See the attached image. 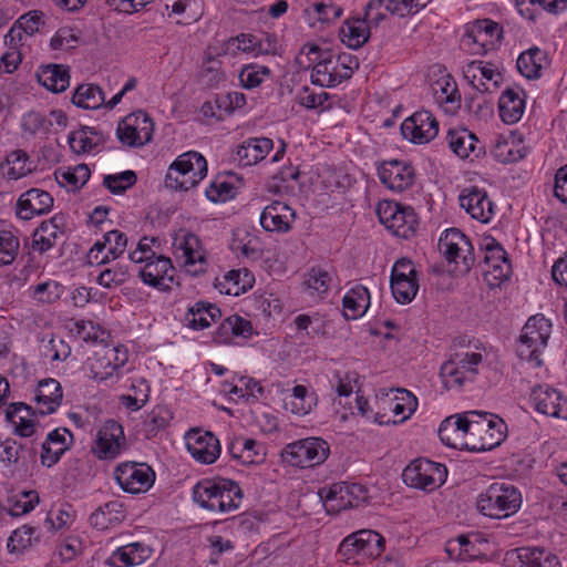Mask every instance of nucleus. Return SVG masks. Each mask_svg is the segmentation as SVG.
<instances>
[{
	"label": "nucleus",
	"instance_id": "obj_1",
	"mask_svg": "<svg viewBox=\"0 0 567 567\" xmlns=\"http://www.w3.org/2000/svg\"><path fill=\"white\" fill-rule=\"evenodd\" d=\"M297 63L311 69V82L321 87H334L352 76L359 68L358 59L351 54H337L316 43H306L296 58Z\"/></svg>",
	"mask_w": 567,
	"mask_h": 567
},
{
	"label": "nucleus",
	"instance_id": "obj_2",
	"mask_svg": "<svg viewBox=\"0 0 567 567\" xmlns=\"http://www.w3.org/2000/svg\"><path fill=\"white\" fill-rule=\"evenodd\" d=\"M193 499L203 508L214 513L237 509L243 499L239 485L228 478H206L193 487Z\"/></svg>",
	"mask_w": 567,
	"mask_h": 567
},
{
	"label": "nucleus",
	"instance_id": "obj_3",
	"mask_svg": "<svg viewBox=\"0 0 567 567\" xmlns=\"http://www.w3.org/2000/svg\"><path fill=\"white\" fill-rule=\"evenodd\" d=\"M486 357V352L478 348L455 352L440 368L443 388L447 391H461L473 383Z\"/></svg>",
	"mask_w": 567,
	"mask_h": 567
},
{
	"label": "nucleus",
	"instance_id": "obj_4",
	"mask_svg": "<svg viewBox=\"0 0 567 567\" xmlns=\"http://www.w3.org/2000/svg\"><path fill=\"white\" fill-rule=\"evenodd\" d=\"M468 416L466 451H489L505 440L506 424L499 416L481 411H468Z\"/></svg>",
	"mask_w": 567,
	"mask_h": 567
},
{
	"label": "nucleus",
	"instance_id": "obj_5",
	"mask_svg": "<svg viewBox=\"0 0 567 567\" xmlns=\"http://www.w3.org/2000/svg\"><path fill=\"white\" fill-rule=\"evenodd\" d=\"M551 321L544 315L532 316L524 324L517 344V354L533 368L543 365L542 355L551 334Z\"/></svg>",
	"mask_w": 567,
	"mask_h": 567
},
{
	"label": "nucleus",
	"instance_id": "obj_6",
	"mask_svg": "<svg viewBox=\"0 0 567 567\" xmlns=\"http://www.w3.org/2000/svg\"><path fill=\"white\" fill-rule=\"evenodd\" d=\"M522 505V494L508 483H493L478 495L476 507L483 515L502 519L514 515Z\"/></svg>",
	"mask_w": 567,
	"mask_h": 567
},
{
	"label": "nucleus",
	"instance_id": "obj_7",
	"mask_svg": "<svg viewBox=\"0 0 567 567\" xmlns=\"http://www.w3.org/2000/svg\"><path fill=\"white\" fill-rule=\"evenodd\" d=\"M172 254L175 261L187 274L198 276L206 272L208 254L200 238L187 229H178L172 236Z\"/></svg>",
	"mask_w": 567,
	"mask_h": 567
},
{
	"label": "nucleus",
	"instance_id": "obj_8",
	"mask_svg": "<svg viewBox=\"0 0 567 567\" xmlns=\"http://www.w3.org/2000/svg\"><path fill=\"white\" fill-rule=\"evenodd\" d=\"M207 161L196 151H188L169 165L165 184L174 190H188L207 176Z\"/></svg>",
	"mask_w": 567,
	"mask_h": 567
},
{
	"label": "nucleus",
	"instance_id": "obj_9",
	"mask_svg": "<svg viewBox=\"0 0 567 567\" xmlns=\"http://www.w3.org/2000/svg\"><path fill=\"white\" fill-rule=\"evenodd\" d=\"M384 550V537L375 530L361 529L347 536L339 551L347 561L355 565L379 557Z\"/></svg>",
	"mask_w": 567,
	"mask_h": 567
},
{
	"label": "nucleus",
	"instance_id": "obj_10",
	"mask_svg": "<svg viewBox=\"0 0 567 567\" xmlns=\"http://www.w3.org/2000/svg\"><path fill=\"white\" fill-rule=\"evenodd\" d=\"M128 357V350L122 344L94 351L86 363L90 377L97 382L121 378Z\"/></svg>",
	"mask_w": 567,
	"mask_h": 567
},
{
	"label": "nucleus",
	"instance_id": "obj_11",
	"mask_svg": "<svg viewBox=\"0 0 567 567\" xmlns=\"http://www.w3.org/2000/svg\"><path fill=\"white\" fill-rule=\"evenodd\" d=\"M330 454V445L321 437H306L287 444L282 460L291 466L308 468L322 464Z\"/></svg>",
	"mask_w": 567,
	"mask_h": 567
},
{
	"label": "nucleus",
	"instance_id": "obj_12",
	"mask_svg": "<svg viewBox=\"0 0 567 567\" xmlns=\"http://www.w3.org/2000/svg\"><path fill=\"white\" fill-rule=\"evenodd\" d=\"M503 38V28L492 19H477L464 25L461 44L473 54L495 49Z\"/></svg>",
	"mask_w": 567,
	"mask_h": 567
},
{
	"label": "nucleus",
	"instance_id": "obj_13",
	"mask_svg": "<svg viewBox=\"0 0 567 567\" xmlns=\"http://www.w3.org/2000/svg\"><path fill=\"white\" fill-rule=\"evenodd\" d=\"M319 496L329 514L362 505L369 497L368 489L357 483L339 482L319 491Z\"/></svg>",
	"mask_w": 567,
	"mask_h": 567
},
{
	"label": "nucleus",
	"instance_id": "obj_14",
	"mask_svg": "<svg viewBox=\"0 0 567 567\" xmlns=\"http://www.w3.org/2000/svg\"><path fill=\"white\" fill-rule=\"evenodd\" d=\"M377 215L381 224L393 235L401 238L412 237L419 225L414 209L393 200H382L378 204Z\"/></svg>",
	"mask_w": 567,
	"mask_h": 567
},
{
	"label": "nucleus",
	"instance_id": "obj_15",
	"mask_svg": "<svg viewBox=\"0 0 567 567\" xmlns=\"http://www.w3.org/2000/svg\"><path fill=\"white\" fill-rule=\"evenodd\" d=\"M123 425L109 419L97 429L91 451L100 461H113L127 450Z\"/></svg>",
	"mask_w": 567,
	"mask_h": 567
},
{
	"label": "nucleus",
	"instance_id": "obj_16",
	"mask_svg": "<svg viewBox=\"0 0 567 567\" xmlns=\"http://www.w3.org/2000/svg\"><path fill=\"white\" fill-rule=\"evenodd\" d=\"M402 477L408 486L434 491L445 482L447 470L441 463L427 458H416L404 468Z\"/></svg>",
	"mask_w": 567,
	"mask_h": 567
},
{
	"label": "nucleus",
	"instance_id": "obj_17",
	"mask_svg": "<svg viewBox=\"0 0 567 567\" xmlns=\"http://www.w3.org/2000/svg\"><path fill=\"white\" fill-rule=\"evenodd\" d=\"M439 249L449 262L467 272L475 261L474 248L468 237L457 228L446 229L439 239Z\"/></svg>",
	"mask_w": 567,
	"mask_h": 567
},
{
	"label": "nucleus",
	"instance_id": "obj_18",
	"mask_svg": "<svg viewBox=\"0 0 567 567\" xmlns=\"http://www.w3.org/2000/svg\"><path fill=\"white\" fill-rule=\"evenodd\" d=\"M114 480L130 494L146 493L155 482V472L146 463L122 462L114 468Z\"/></svg>",
	"mask_w": 567,
	"mask_h": 567
},
{
	"label": "nucleus",
	"instance_id": "obj_19",
	"mask_svg": "<svg viewBox=\"0 0 567 567\" xmlns=\"http://www.w3.org/2000/svg\"><path fill=\"white\" fill-rule=\"evenodd\" d=\"M154 122L144 111L126 115L117 125L116 135L120 142L130 147H141L152 140Z\"/></svg>",
	"mask_w": 567,
	"mask_h": 567
},
{
	"label": "nucleus",
	"instance_id": "obj_20",
	"mask_svg": "<svg viewBox=\"0 0 567 567\" xmlns=\"http://www.w3.org/2000/svg\"><path fill=\"white\" fill-rule=\"evenodd\" d=\"M390 287L393 298L401 305L410 303L419 291L417 271L408 258L395 261L391 270Z\"/></svg>",
	"mask_w": 567,
	"mask_h": 567
},
{
	"label": "nucleus",
	"instance_id": "obj_21",
	"mask_svg": "<svg viewBox=\"0 0 567 567\" xmlns=\"http://www.w3.org/2000/svg\"><path fill=\"white\" fill-rule=\"evenodd\" d=\"M381 184L393 193L411 188L416 179L414 167L403 159H388L377 166Z\"/></svg>",
	"mask_w": 567,
	"mask_h": 567
},
{
	"label": "nucleus",
	"instance_id": "obj_22",
	"mask_svg": "<svg viewBox=\"0 0 567 567\" xmlns=\"http://www.w3.org/2000/svg\"><path fill=\"white\" fill-rule=\"evenodd\" d=\"M430 0H370L365 7L368 21L378 27L388 14L405 17L425 8Z\"/></svg>",
	"mask_w": 567,
	"mask_h": 567
},
{
	"label": "nucleus",
	"instance_id": "obj_23",
	"mask_svg": "<svg viewBox=\"0 0 567 567\" xmlns=\"http://www.w3.org/2000/svg\"><path fill=\"white\" fill-rule=\"evenodd\" d=\"M529 401L538 413L567 420V396L561 391L547 384L537 385L533 388Z\"/></svg>",
	"mask_w": 567,
	"mask_h": 567
},
{
	"label": "nucleus",
	"instance_id": "obj_24",
	"mask_svg": "<svg viewBox=\"0 0 567 567\" xmlns=\"http://www.w3.org/2000/svg\"><path fill=\"white\" fill-rule=\"evenodd\" d=\"M401 132L414 144H427L436 137L439 122L429 111H419L403 121Z\"/></svg>",
	"mask_w": 567,
	"mask_h": 567
},
{
	"label": "nucleus",
	"instance_id": "obj_25",
	"mask_svg": "<svg viewBox=\"0 0 567 567\" xmlns=\"http://www.w3.org/2000/svg\"><path fill=\"white\" fill-rule=\"evenodd\" d=\"M142 264L138 276L143 284L159 291L171 290L175 278V268L171 258L159 255Z\"/></svg>",
	"mask_w": 567,
	"mask_h": 567
},
{
	"label": "nucleus",
	"instance_id": "obj_26",
	"mask_svg": "<svg viewBox=\"0 0 567 567\" xmlns=\"http://www.w3.org/2000/svg\"><path fill=\"white\" fill-rule=\"evenodd\" d=\"M462 71L464 79L480 92L496 90L503 80L497 65L489 61H471L463 66Z\"/></svg>",
	"mask_w": 567,
	"mask_h": 567
},
{
	"label": "nucleus",
	"instance_id": "obj_27",
	"mask_svg": "<svg viewBox=\"0 0 567 567\" xmlns=\"http://www.w3.org/2000/svg\"><path fill=\"white\" fill-rule=\"evenodd\" d=\"M458 203L473 219L482 224H488L495 216V204L485 189L476 186L464 188L458 195Z\"/></svg>",
	"mask_w": 567,
	"mask_h": 567
},
{
	"label": "nucleus",
	"instance_id": "obj_28",
	"mask_svg": "<svg viewBox=\"0 0 567 567\" xmlns=\"http://www.w3.org/2000/svg\"><path fill=\"white\" fill-rule=\"evenodd\" d=\"M186 446L190 455L203 464H213L220 455L219 441L212 432L192 430L186 435Z\"/></svg>",
	"mask_w": 567,
	"mask_h": 567
},
{
	"label": "nucleus",
	"instance_id": "obj_29",
	"mask_svg": "<svg viewBox=\"0 0 567 567\" xmlns=\"http://www.w3.org/2000/svg\"><path fill=\"white\" fill-rule=\"evenodd\" d=\"M53 203V197L47 190L31 188L19 196L16 214L22 220H31L35 216L49 214Z\"/></svg>",
	"mask_w": 567,
	"mask_h": 567
},
{
	"label": "nucleus",
	"instance_id": "obj_30",
	"mask_svg": "<svg viewBox=\"0 0 567 567\" xmlns=\"http://www.w3.org/2000/svg\"><path fill=\"white\" fill-rule=\"evenodd\" d=\"M296 219L295 210L284 202L275 200L260 214V225L266 231L287 233Z\"/></svg>",
	"mask_w": 567,
	"mask_h": 567
},
{
	"label": "nucleus",
	"instance_id": "obj_31",
	"mask_svg": "<svg viewBox=\"0 0 567 567\" xmlns=\"http://www.w3.org/2000/svg\"><path fill=\"white\" fill-rule=\"evenodd\" d=\"M468 411L462 414H454L442 421L439 427L441 442L450 447L466 450L468 441L467 421Z\"/></svg>",
	"mask_w": 567,
	"mask_h": 567
},
{
	"label": "nucleus",
	"instance_id": "obj_32",
	"mask_svg": "<svg viewBox=\"0 0 567 567\" xmlns=\"http://www.w3.org/2000/svg\"><path fill=\"white\" fill-rule=\"evenodd\" d=\"M450 150L460 158L478 157L485 152V146L476 135L464 127L451 128L446 135Z\"/></svg>",
	"mask_w": 567,
	"mask_h": 567
},
{
	"label": "nucleus",
	"instance_id": "obj_33",
	"mask_svg": "<svg viewBox=\"0 0 567 567\" xmlns=\"http://www.w3.org/2000/svg\"><path fill=\"white\" fill-rule=\"evenodd\" d=\"M394 392V396L389 399V409L392 411L395 419H384V415L378 416V414H375L373 416L375 423L380 425L402 423L410 419L416 411L417 399L412 392L405 389H395Z\"/></svg>",
	"mask_w": 567,
	"mask_h": 567
},
{
	"label": "nucleus",
	"instance_id": "obj_34",
	"mask_svg": "<svg viewBox=\"0 0 567 567\" xmlns=\"http://www.w3.org/2000/svg\"><path fill=\"white\" fill-rule=\"evenodd\" d=\"M526 107L525 91L519 86L506 87L498 100V112L506 124L517 123L524 115Z\"/></svg>",
	"mask_w": 567,
	"mask_h": 567
},
{
	"label": "nucleus",
	"instance_id": "obj_35",
	"mask_svg": "<svg viewBox=\"0 0 567 567\" xmlns=\"http://www.w3.org/2000/svg\"><path fill=\"white\" fill-rule=\"evenodd\" d=\"M433 97L436 104L447 114H455L461 109V93L451 74L441 75L432 84Z\"/></svg>",
	"mask_w": 567,
	"mask_h": 567
},
{
	"label": "nucleus",
	"instance_id": "obj_36",
	"mask_svg": "<svg viewBox=\"0 0 567 567\" xmlns=\"http://www.w3.org/2000/svg\"><path fill=\"white\" fill-rule=\"evenodd\" d=\"M63 392L55 379L40 380L34 391L35 412L40 415L52 414L61 405Z\"/></svg>",
	"mask_w": 567,
	"mask_h": 567
},
{
	"label": "nucleus",
	"instance_id": "obj_37",
	"mask_svg": "<svg viewBox=\"0 0 567 567\" xmlns=\"http://www.w3.org/2000/svg\"><path fill=\"white\" fill-rule=\"evenodd\" d=\"M72 442V433L65 427L51 431L42 444L41 463L51 467L56 464Z\"/></svg>",
	"mask_w": 567,
	"mask_h": 567
},
{
	"label": "nucleus",
	"instance_id": "obj_38",
	"mask_svg": "<svg viewBox=\"0 0 567 567\" xmlns=\"http://www.w3.org/2000/svg\"><path fill=\"white\" fill-rule=\"evenodd\" d=\"M42 24L41 12L31 11L25 13L18 19L6 34L4 43L14 48L17 45H24L27 41L40 30Z\"/></svg>",
	"mask_w": 567,
	"mask_h": 567
},
{
	"label": "nucleus",
	"instance_id": "obj_39",
	"mask_svg": "<svg viewBox=\"0 0 567 567\" xmlns=\"http://www.w3.org/2000/svg\"><path fill=\"white\" fill-rule=\"evenodd\" d=\"M152 555V549L143 543H130L117 547L106 559L110 567H132L143 564Z\"/></svg>",
	"mask_w": 567,
	"mask_h": 567
},
{
	"label": "nucleus",
	"instance_id": "obj_40",
	"mask_svg": "<svg viewBox=\"0 0 567 567\" xmlns=\"http://www.w3.org/2000/svg\"><path fill=\"white\" fill-rule=\"evenodd\" d=\"M342 14V6L336 2H313L303 9V18L311 28L328 27L339 20Z\"/></svg>",
	"mask_w": 567,
	"mask_h": 567
},
{
	"label": "nucleus",
	"instance_id": "obj_41",
	"mask_svg": "<svg viewBox=\"0 0 567 567\" xmlns=\"http://www.w3.org/2000/svg\"><path fill=\"white\" fill-rule=\"evenodd\" d=\"M272 147L274 142L270 138H248L237 147L235 159L240 166L256 165L269 154Z\"/></svg>",
	"mask_w": 567,
	"mask_h": 567
},
{
	"label": "nucleus",
	"instance_id": "obj_42",
	"mask_svg": "<svg viewBox=\"0 0 567 567\" xmlns=\"http://www.w3.org/2000/svg\"><path fill=\"white\" fill-rule=\"evenodd\" d=\"M169 18H175L177 24L197 22L204 12L203 0H163Z\"/></svg>",
	"mask_w": 567,
	"mask_h": 567
},
{
	"label": "nucleus",
	"instance_id": "obj_43",
	"mask_svg": "<svg viewBox=\"0 0 567 567\" xmlns=\"http://www.w3.org/2000/svg\"><path fill=\"white\" fill-rule=\"evenodd\" d=\"M255 284L254 274L247 268L231 269L227 271L221 278L217 279L216 287L220 292L229 296H239Z\"/></svg>",
	"mask_w": 567,
	"mask_h": 567
},
{
	"label": "nucleus",
	"instance_id": "obj_44",
	"mask_svg": "<svg viewBox=\"0 0 567 567\" xmlns=\"http://www.w3.org/2000/svg\"><path fill=\"white\" fill-rule=\"evenodd\" d=\"M34 171V162L30 159V156L23 150L11 151L1 163L2 175L9 181L21 179Z\"/></svg>",
	"mask_w": 567,
	"mask_h": 567
},
{
	"label": "nucleus",
	"instance_id": "obj_45",
	"mask_svg": "<svg viewBox=\"0 0 567 567\" xmlns=\"http://www.w3.org/2000/svg\"><path fill=\"white\" fill-rule=\"evenodd\" d=\"M126 517V509L122 502L115 499L105 503L90 516V524L104 530L121 524Z\"/></svg>",
	"mask_w": 567,
	"mask_h": 567
},
{
	"label": "nucleus",
	"instance_id": "obj_46",
	"mask_svg": "<svg viewBox=\"0 0 567 567\" xmlns=\"http://www.w3.org/2000/svg\"><path fill=\"white\" fill-rule=\"evenodd\" d=\"M252 324L249 320L233 315L227 317L218 327L216 341L225 344L235 342L236 338L247 339L252 336Z\"/></svg>",
	"mask_w": 567,
	"mask_h": 567
},
{
	"label": "nucleus",
	"instance_id": "obj_47",
	"mask_svg": "<svg viewBox=\"0 0 567 567\" xmlns=\"http://www.w3.org/2000/svg\"><path fill=\"white\" fill-rule=\"evenodd\" d=\"M370 292L363 285L349 289L342 299L344 318L355 320L364 316L370 307Z\"/></svg>",
	"mask_w": 567,
	"mask_h": 567
},
{
	"label": "nucleus",
	"instance_id": "obj_48",
	"mask_svg": "<svg viewBox=\"0 0 567 567\" xmlns=\"http://www.w3.org/2000/svg\"><path fill=\"white\" fill-rule=\"evenodd\" d=\"M374 23L363 19H347L340 30V39L350 49L361 48L370 37V27Z\"/></svg>",
	"mask_w": 567,
	"mask_h": 567
},
{
	"label": "nucleus",
	"instance_id": "obj_49",
	"mask_svg": "<svg viewBox=\"0 0 567 567\" xmlns=\"http://www.w3.org/2000/svg\"><path fill=\"white\" fill-rule=\"evenodd\" d=\"M484 264L486 272L493 274L495 279L504 280L511 275L512 268L507 254L495 240L485 246Z\"/></svg>",
	"mask_w": 567,
	"mask_h": 567
},
{
	"label": "nucleus",
	"instance_id": "obj_50",
	"mask_svg": "<svg viewBox=\"0 0 567 567\" xmlns=\"http://www.w3.org/2000/svg\"><path fill=\"white\" fill-rule=\"evenodd\" d=\"M221 316L220 309L210 302L197 301L190 306L185 315L186 324L194 330H203Z\"/></svg>",
	"mask_w": 567,
	"mask_h": 567
},
{
	"label": "nucleus",
	"instance_id": "obj_51",
	"mask_svg": "<svg viewBox=\"0 0 567 567\" xmlns=\"http://www.w3.org/2000/svg\"><path fill=\"white\" fill-rule=\"evenodd\" d=\"M61 218L53 216L49 220H44L34 230L32 236V249L40 254L50 250L60 236L63 235L60 221Z\"/></svg>",
	"mask_w": 567,
	"mask_h": 567
},
{
	"label": "nucleus",
	"instance_id": "obj_52",
	"mask_svg": "<svg viewBox=\"0 0 567 567\" xmlns=\"http://www.w3.org/2000/svg\"><path fill=\"white\" fill-rule=\"evenodd\" d=\"M31 406L23 402H16L8 405L6 419L13 427L14 433L21 437H30L35 431V423L30 417Z\"/></svg>",
	"mask_w": 567,
	"mask_h": 567
},
{
	"label": "nucleus",
	"instance_id": "obj_53",
	"mask_svg": "<svg viewBox=\"0 0 567 567\" xmlns=\"http://www.w3.org/2000/svg\"><path fill=\"white\" fill-rule=\"evenodd\" d=\"M317 395L307 386L295 385L291 393L285 398V409L292 414L303 416L309 414L317 405Z\"/></svg>",
	"mask_w": 567,
	"mask_h": 567
},
{
	"label": "nucleus",
	"instance_id": "obj_54",
	"mask_svg": "<svg viewBox=\"0 0 567 567\" xmlns=\"http://www.w3.org/2000/svg\"><path fill=\"white\" fill-rule=\"evenodd\" d=\"M519 567H561L559 558L540 547H522L515 551Z\"/></svg>",
	"mask_w": 567,
	"mask_h": 567
},
{
	"label": "nucleus",
	"instance_id": "obj_55",
	"mask_svg": "<svg viewBox=\"0 0 567 567\" xmlns=\"http://www.w3.org/2000/svg\"><path fill=\"white\" fill-rule=\"evenodd\" d=\"M229 452L234 458L239 460L243 464H259L265 460L266 453L264 446L252 439H236Z\"/></svg>",
	"mask_w": 567,
	"mask_h": 567
},
{
	"label": "nucleus",
	"instance_id": "obj_56",
	"mask_svg": "<svg viewBox=\"0 0 567 567\" xmlns=\"http://www.w3.org/2000/svg\"><path fill=\"white\" fill-rule=\"evenodd\" d=\"M276 44L277 42L275 37H267V47H264V42L258 41L256 35L246 33H241L229 40V47L234 51L247 53L254 56L275 53Z\"/></svg>",
	"mask_w": 567,
	"mask_h": 567
},
{
	"label": "nucleus",
	"instance_id": "obj_57",
	"mask_svg": "<svg viewBox=\"0 0 567 567\" xmlns=\"http://www.w3.org/2000/svg\"><path fill=\"white\" fill-rule=\"evenodd\" d=\"M68 142L73 153L78 155L92 154L99 148L102 136L93 128L83 126L72 131L69 134Z\"/></svg>",
	"mask_w": 567,
	"mask_h": 567
},
{
	"label": "nucleus",
	"instance_id": "obj_58",
	"mask_svg": "<svg viewBox=\"0 0 567 567\" xmlns=\"http://www.w3.org/2000/svg\"><path fill=\"white\" fill-rule=\"evenodd\" d=\"M38 80L41 85L51 92L60 93L70 85V75L62 65L51 64L41 69L38 73Z\"/></svg>",
	"mask_w": 567,
	"mask_h": 567
},
{
	"label": "nucleus",
	"instance_id": "obj_59",
	"mask_svg": "<svg viewBox=\"0 0 567 567\" xmlns=\"http://www.w3.org/2000/svg\"><path fill=\"white\" fill-rule=\"evenodd\" d=\"M72 103L85 110H97L105 103L102 89L93 83L79 85L72 96Z\"/></svg>",
	"mask_w": 567,
	"mask_h": 567
},
{
	"label": "nucleus",
	"instance_id": "obj_60",
	"mask_svg": "<svg viewBox=\"0 0 567 567\" xmlns=\"http://www.w3.org/2000/svg\"><path fill=\"white\" fill-rule=\"evenodd\" d=\"M546 64V54L539 48L522 52L517 59V69L526 79H537Z\"/></svg>",
	"mask_w": 567,
	"mask_h": 567
},
{
	"label": "nucleus",
	"instance_id": "obj_61",
	"mask_svg": "<svg viewBox=\"0 0 567 567\" xmlns=\"http://www.w3.org/2000/svg\"><path fill=\"white\" fill-rule=\"evenodd\" d=\"M491 153L501 163H514L524 157V152L513 137L499 135L494 138Z\"/></svg>",
	"mask_w": 567,
	"mask_h": 567
},
{
	"label": "nucleus",
	"instance_id": "obj_62",
	"mask_svg": "<svg viewBox=\"0 0 567 567\" xmlns=\"http://www.w3.org/2000/svg\"><path fill=\"white\" fill-rule=\"evenodd\" d=\"M91 172L85 164L61 168L55 173V178L61 186L78 189L90 178Z\"/></svg>",
	"mask_w": 567,
	"mask_h": 567
},
{
	"label": "nucleus",
	"instance_id": "obj_63",
	"mask_svg": "<svg viewBox=\"0 0 567 567\" xmlns=\"http://www.w3.org/2000/svg\"><path fill=\"white\" fill-rule=\"evenodd\" d=\"M331 275L320 267L311 268L305 278V287L312 296L321 297L328 292L331 286Z\"/></svg>",
	"mask_w": 567,
	"mask_h": 567
},
{
	"label": "nucleus",
	"instance_id": "obj_64",
	"mask_svg": "<svg viewBox=\"0 0 567 567\" xmlns=\"http://www.w3.org/2000/svg\"><path fill=\"white\" fill-rule=\"evenodd\" d=\"M270 75L271 71L268 66L250 63L240 70L239 81L245 89L251 90L261 85Z\"/></svg>",
	"mask_w": 567,
	"mask_h": 567
}]
</instances>
